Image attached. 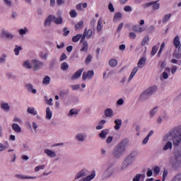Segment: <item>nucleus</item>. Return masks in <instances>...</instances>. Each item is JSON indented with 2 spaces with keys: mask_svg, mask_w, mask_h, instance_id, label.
Returning <instances> with one entry per match:
<instances>
[{
  "mask_svg": "<svg viewBox=\"0 0 181 181\" xmlns=\"http://www.w3.org/2000/svg\"><path fill=\"white\" fill-rule=\"evenodd\" d=\"M95 177V171L93 170L91 172L90 175L86 176L84 178L81 179L79 181H91Z\"/></svg>",
  "mask_w": 181,
  "mask_h": 181,
  "instance_id": "18",
  "label": "nucleus"
},
{
  "mask_svg": "<svg viewBox=\"0 0 181 181\" xmlns=\"http://www.w3.org/2000/svg\"><path fill=\"white\" fill-rule=\"evenodd\" d=\"M6 62V54H2L0 57V64Z\"/></svg>",
  "mask_w": 181,
  "mask_h": 181,
  "instance_id": "52",
  "label": "nucleus"
},
{
  "mask_svg": "<svg viewBox=\"0 0 181 181\" xmlns=\"http://www.w3.org/2000/svg\"><path fill=\"white\" fill-rule=\"evenodd\" d=\"M22 49V47H18L16 45L14 49V52L16 56H19V51Z\"/></svg>",
  "mask_w": 181,
  "mask_h": 181,
  "instance_id": "47",
  "label": "nucleus"
},
{
  "mask_svg": "<svg viewBox=\"0 0 181 181\" xmlns=\"http://www.w3.org/2000/svg\"><path fill=\"white\" fill-rule=\"evenodd\" d=\"M71 88L74 91H75L76 90H80V84L71 85Z\"/></svg>",
  "mask_w": 181,
  "mask_h": 181,
  "instance_id": "55",
  "label": "nucleus"
},
{
  "mask_svg": "<svg viewBox=\"0 0 181 181\" xmlns=\"http://www.w3.org/2000/svg\"><path fill=\"white\" fill-rule=\"evenodd\" d=\"M115 129L118 131L121 128V125H122V120H121V119H116L115 120Z\"/></svg>",
  "mask_w": 181,
  "mask_h": 181,
  "instance_id": "29",
  "label": "nucleus"
},
{
  "mask_svg": "<svg viewBox=\"0 0 181 181\" xmlns=\"http://www.w3.org/2000/svg\"><path fill=\"white\" fill-rule=\"evenodd\" d=\"M40 57H41V59H43L44 60H46V59H47V52H41L40 54Z\"/></svg>",
  "mask_w": 181,
  "mask_h": 181,
  "instance_id": "56",
  "label": "nucleus"
},
{
  "mask_svg": "<svg viewBox=\"0 0 181 181\" xmlns=\"http://www.w3.org/2000/svg\"><path fill=\"white\" fill-rule=\"evenodd\" d=\"M169 74H170V68L167 67L165 68L164 72L160 75V80H168Z\"/></svg>",
  "mask_w": 181,
  "mask_h": 181,
  "instance_id": "13",
  "label": "nucleus"
},
{
  "mask_svg": "<svg viewBox=\"0 0 181 181\" xmlns=\"http://www.w3.org/2000/svg\"><path fill=\"white\" fill-rule=\"evenodd\" d=\"M108 134H110V130L108 129H105L100 132L98 136L100 139H105Z\"/></svg>",
  "mask_w": 181,
  "mask_h": 181,
  "instance_id": "19",
  "label": "nucleus"
},
{
  "mask_svg": "<svg viewBox=\"0 0 181 181\" xmlns=\"http://www.w3.org/2000/svg\"><path fill=\"white\" fill-rule=\"evenodd\" d=\"M105 115L107 118H112L114 117V110L111 108H107L105 110Z\"/></svg>",
  "mask_w": 181,
  "mask_h": 181,
  "instance_id": "23",
  "label": "nucleus"
},
{
  "mask_svg": "<svg viewBox=\"0 0 181 181\" xmlns=\"http://www.w3.org/2000/svg\"><path fill=\"white\" fill-rule=\"evenodd\" d=\"M45 102L47 104V105H50V106L53 105V99L52 98L48 99L47 96H45Z\"/></svg>",
  "mask_w": 181,
  "mask_h": 181,
  "instance_id": "43",
  "label": "nucleus"
},
{
  "mask_svg": "<svg viewBox=\"0 0 181 181\" xmlns=\"http://www.w3.org/2000/svg\"><path fill=\"white\" fill-rule=\"evenodd\" d=\"M132 162H134V157H132V155L128 156L124 160L122 164V169L124 170V169H127L130 165L132 164Z\"/></svg>",
  "mask_w": 181,
  "mask_h": 181,
  "instance_id": "3",
  "label": "nucleus"
},
{
  "mask_svg": "<svg viewBox=\"0 0 181 181\" xmlns=\"http://www.w3.org/2000/svg\"><path fill=\"white\" fill-rule=\"evenodd\" d=\"M69 15H70L71 18H76L77 17V11H76V10H71L69 12Z\"/></svg>",
  "mask_w": 181,
  "mask_h": 181,
  "instance_id": "50",
  "label": "nucleus"
},
{
  "mask_svg": "<svg viewBox=\"0 0 181 181\" xmlns=\"http://www.w3.org/2000/svg\"><path fill=\"white\" fill-rule=\"evenodd\" d=\"M1 37H5L6 39H10V40H12L13 39V37H15V35H13V34H12L11 33H9V31L5 29L1 30Z\"/></svg>",
  "mask_w": 181,
  "mask_h": 181,
  "instance_id": "7",
  "label": "nucleus"
},
{
  "mask_svg": "<svg viewBox=\"0 0 181 181\" xmlns=\"http://www.w3.org/2000/svg\"><path fill=\"white\" fill-rule=\"evenodd\" d=\"M146 64V58L145 57H141L138 64H137V66H138V68L139 69H142L144 68V66H145V64Z\"/></svg>",
  "mask_w": 181,
  "mask_h": 181,
  "instance_id": "27",
  "label": "nucleus"
},
{
  "mask_svg": "<svg viewBox=\"0 0 181 181\" xmlns=\"http://www.w3.org/2000/svg\"><path fill=\"white\" fill-rule=\"evenodd\" d=\"M11 128L16 134H21V132H22V128H21L19 124L16 123L13 124Z\"/></svg>",
  "mask_w": 181,
  "mask_h": 181,
  "instance_id": "26",
  "label": "nucleus"
},
{
  "mask_svg": "<svg viewBox=\"0 0 181 181\" xmlns=\"http://www.w3.org/2000/svg\"><path fill=\"white\" fill-rule=\"evenodd\" d=\"M83 26H84V22L81 21L75 25V29L78 30V29H82Z\"/></svg>",
  "mask_w": 181,
  "mask_h": 181,
  "instance_id": "38",
  "label": "nucleus"
},
{
  "mask_svg": "<svg viewBox=\"0 0 181 181\" xmlns=\"http://www.w3.org/2000/svg\"><path fill=\"white\" fill-rule=\"evenodd\" d=\"M4 2L6 6H12V0H4Z\"/></svg>",
  "mask_w": 181,
  "mask_h": 181,
  "instance_id": "57",
  "label": "nucleus"
},
{
  "mask_svg": "<svg viewBox=\"0 0 181 181\" xmlns=\"http://www.w3.org/2000/svg\"><path fill=\"white\" fill-rule=\"evenodd\" d=\"M44 153H45V155H47L48 158H53L57 156V153H56V151L50 150L49 148H45L44 150Z\"/></svg>",
  "mask_w": 181,
  "mask_h": 181,
  "instance_id": "11",
  "label": "nucleus"
},
{
  "mask_svg": "<svg viewBox=\"0 0 181 181\" xmlns=\"http://www.w3.org/2000/svg\"><path fill=\"white\" fill-rule=\"evenodd\" d=\"M171 181H181V173L176 175Z\"/></svg>",
  "mask_w": 181,
  "mask_h": 181,
  "instance_id": "48",
  "label": "nucleus"
},
{
  "mask_svg": "<svg viewBox=\"0 0 181 181\" xmlns=\"http://www.w3.org/2000/svg\"><path fill=\"white\" fill-rule=\"evenodd\" d=\"M158 49H159V47H158L156 45H155L152 47V51H151L152 56H155V54H156Z\"/></svg>",
  "mask_w": 181,
  "mask_h": 181,
  "instance_id": "46",
  "label": "nucleus"
},
{
  "mask_svg": "<svg viewBox=\"0 0 181 181\" xmlns=\"http://www.w3.org/2000/svg\"><path fill=\"white\" fill-rule=\"evenodd\" d=\"M151 96L146 92V90L143 91L139 96L138 101L139 103H144Z\"/></svg>",
  "mask_w": 181,
  "mask_h": 181,
  "instance_id": "8",
  "label": "nucleus"
},
{
  "mask_svg": "<svg viewBox=\"0 0 181 181\" xmlns=\"http://www.w3.org/2000/svg\"><path fill=\"white\" fill-rule=\"evenodd\" d=\"M53 19H54V16L49 15L45 20L44 25L45 27L50 26L52 25V22H53Z\"/></svg>",
  "mask_w": 181,
  "mask_h": 181,
  "instance_id": "21",
  "label": "nucleus"
},
{
  "mask_svg": "<svg viewBox=\"0 0 181 181\" xmlns=\"http://www.w3.org/2000/svg\"><path fill=\"white\" fill-rule=\"evenodd\" d=\"M28 32H29V30L28 29V28H24L18 30V33L21 36H23L24 35H26Z\"/></svg>",
  "mask_w": 181,
  "mask_h": 181,
  "instance_id": "39",
  "label": "nucleus"
},
{
  "mask_svg": "<svg viewBox=\"0 0 181 181\" xmlns=\"http://www.w3.org/2000/svg\"><path fill=\"white\" fill-rule=\"evenodd\" d=\"M139 67L138 66H135L133 70L132 71L130 76L129 77V81H131V80H132L134 78V77H135V74H136V73H138V70H139Z\"/></svg>",
  "mask_w": 181,
  "mask_h": 181,
  "instance_id": "28",
  "label": "nucleus"
},
{
  "mask_svg": "<svg viewBox=\"0 0 181 181\" xmlns=\"http://www.w3.org/2000/svg\"><path fill=\"white\" fill-rule=\"evenodd\" d=\"M43 84L47 85L50 83V77L45 76L42 81Z\"/></svg>",
  "mask_w": 181,
  "mask_h": 181,
  "instance_id": "49",
  "label": "nucleus"
},
{
  "mask_svg": "<svg viewBox=\"0 0 181 181\" xmlns=\"http://www.w3.org/2000/svg\"><path fill=\"white\" fill-rule=\"evenodd\" d=\"M1 110H4V111H9L11 110V107L9 106V104L8 103L2 102L1 103Z\"/></svg>",
  "mask_w": 181,
  "mask_h": 181,
  "instance_id": "31",
  "label": "nucleus"
},
{
  "mask_svg": "<svg viewBox=\"0 0 181 181\" xmlns=\"http://www.w3.org/2000/svg\"><path fill=\"white\" fill-rule=\"evenodd\" d=\"M91 36H93V30H88L87 28H86L84 29L83 34L82 35L81 42H83V40H86V39H91Z\"/></svg>",
  "mask_w": 181,
  "mask_h": 181,
  "instance_id": "5",
  "label": "nucleus"
},
{
  "mask_svg": "<svg viewBox=\"0 0 181 181\" xmlns=\"http://www.w3.org/2000/svg\"><path fill=\"white\" fill-rule=\"evenodd\" d=\"M81 43H82V47L81 48V52H88V42L86 41V40H83L81 41Z\"/></svg>",
  "mask_w": 181,
  "mask_h": 181,
  "instance_id": "25",
  "label": "nucleus"
},
{
  "mask_svg": "<svg viewBox=\"0 0 181 181\" xmlns=\"http://www.w3.org/2000/svg\"><path fill=\"white\" fill-rule=\"evenodd\" d=\"M53 117V112H52V110H50L49 107H47L46 108V115H45V118L46 119H47L48 121H50V119H52V117Z\"/></svg>",
  "mask_w": 181,
  "mask_h": 181,
  "instance_id": "24",
  "label": "nucleus"
},
{
  "mask_svg": "<svg viewBox=\"0 0 181 181\" xmlns=\"http://www.w3.org/2000/svg\"><path fill=\"white\" fill-rule=\"evenodd\" d=\"M13 122H17V124H23V122L22 121V119H21V117H14L13 119Z\"/></svg>",
  "mask_w": 181,
  "mask_h": 181,
  "instance_id": "44",
  "label": "nucleus"
},
{
  "mask_svg": "<svg viewBox=\"0 0 181 181\" xmlns=\"http://www.w3.org/2000/svg\"><path fill=\"white\" fill-rule=\"evenodd\" d=\"M53 22L55 25H62L63 23V18L62 16L55 17L54 16Z\"/></svg>",
  "mask_w": 181,
  "mask_h": 181,
  "instance_id": "30",
  "label": "nucleus"
},
{
  "mask_svg": "<svg viewBox=\"0 0 181 181\" xmlns=\"http://www.w3.org/2000/svg\"><path fill=\"white\" fill-rule=\"evenodd\" d=\"M168 170L165 169L163 170V180H162V181L166 180V177H168Z\"/></svg>",
  "mask_w": 181,
  "mask_h": 181,
  "instance_id": "51",
  "label": "nucleus"
},
{
  "mask_svg": "<svg viewBox=\"0 0 181 181\" xmlns=\"http://www.w3.org/2000/svg\"><path fill=\"white\" fill-rule=\"evenodd\" d=\"M78 114V112L77 110L71 109L69 110V112L68 113V117H73V115H77Z\"/></svg>",
  "mask_w": 181,
  "mask_h": 181,
  "instance_id": "41",
  "label": "nucleus"
},
{
  "mask_svg": "<svg viewBox=\"0 0 181 181\" xmlns=\"http://www.w3.org/2000/svg\"><path fill=\"white\" fill-rule=\"evenodd\" d=\"M170 18H172L171 13L165 14L163 17V20H162L163 23H168V22L169 21V19H170Z\"/></svg>",
  "mask_w": 181,
  "mask_h": 181,
  "instance_id": "35",
  "label": "nucleus"
},
{
  "mask_svg": "<svg viewBox=\"0 0 181 181\" xmlns=\"http://www.w3.org/2000/svg\"><path fill=\"white\" fill-rule=\"evenodd\" d=\"M25 88L28 91V93H32V94H36V89L33 88V85L32 83H26L25 85Z\"/></svg>",
  "mask_w": 181,
  "mask_h": 181,
  "instance_id": "16",
  "label": "nucleus"
},
{
  "mask_svg": "<svg viewBox=\"0 0 181 181\" xmlns=\"http://www.w3.org/2000/svg\"><path fill=\"white\" fill-rule=\"evenodd\" d=\"M67 59V55H66L64 53H62L60 56L59 60L60 62H63Z\"/></svg>",
  "mask_w": 181,
  "mask_h": 181,
  "instance_id": "61",
  "label": "nucleus"
},
{
  "mask_svg": "<svg viewBox=\"0 0 181 181\" xmlns=\"http://www.w3.org/2000/svg\"><path fill=\"white\" fill-rule=\"evenodd\" d=\"M61 69L63 71L69 70V64H67V62H63L61 64Z\"/></svg>",
  "mask_w": 181,
  "mask_h": 181,
  "instance_id": "42",
  "label": "nucleus"
},
{
  "mask_svg": "<svg viewBox=\"0 0 181 181\" xmlns=\"http://www.w3.org/2000/svg\"><path fill=\"white\" fill-rule=\"evenodd\" d=\"M27 112H28V114H31V115H37V111L35 107H28Z\"/></svg>",
  "mask_w": 181,
  "mask_h": 181,
  "instance_id": "34",
  "label": "nucleus"
},
{
  "mask_svg": "<svg viewBox=\"0 0 181 181\" xmlns=\"http://www.w3.org/2000/svg\"><path fill=\"white\" fill-rule=\"evenodd\" d=\"M33 67H34L35 70H37V69L43 67V63L36 59H33Z\"/></svg>",
  "mask_w": 181,
  "mask_h": 181,
  "instance_id": "17",
  "label": "nucleus"
},
{
  "mask_svg": "<svg viewBox=\"0 0 181 181\" xmlns=\"http://www.w3.org/2000/svg\"><path fill=\"white\" fill-rule=\"evenodd\" d=\"M96 29L98 33L101 32V30L103 29V18H99Z\"/></svg>",
  "mask_w": 181,
  "mask_h": 181,
  "instance_id": "33",
  "label": "nucleus"
},
{
  "mask_svg": "<svg viewBox=\"0 0 181 181\" xmlns=\"http://www.w3.org/2000/svg\"><path fill=\"white\" fill-rule=\"evenodd\" d=\"M8 149V146L4 145V144L0 143V152H4V151H6Z\"/></svg>",
  "mask_w": 181,
  "mask_h": 181,
  "instance_id": "53",
  "label": "nucleus"
},
{
  "mask_svg": "<svg viewBox=\"0 0 181 181\" xmlns=\"http://www.w3.org/2000/svg\"><path fill=\"white\" fill-rule=\"evenodd\" d=\"M128 144H129L128 139H124L116 146L112 153L113 157H115V159H119V158L125 153Z\"/></svg>",
  "mask_w": 181,
  "mask_h": 181,
  "instance_id": "2",
  "label": "nucleus"
},
{
  "mask_svg": "<svg viewBox=\"0 0 181 181\" xmlns=\"http://www.w3.org/2000/svg\"><path fill=\"white\" fill-rule=\"evenodd\" d=\"M122 19V13L120 12H117L115 13L113 21L114 22H118V21H121Z\"/></svg>",
  "mask_w": 181,
  "mask_h": 181,
  "instance_id": "32",
  "label": "nucleus"
},
{
  "mask_svg": "<svg viewBox=\"0 0 181 181\" xmlns=\"http://www.w3.org/2000/svg\"><path fill=\"white\" fill-rule=\"evenodd\" d=\"M129 37L130 39H132V40L136 39V33H135L134 32L129 33Z\"/></svg>",
  "mask_w": 181,
  "mask_h": 181,
  "instance_id": "58",
  "label": "nucleus"
},
{
  "mask_svg": "<svg viewBox=\"0 0 181 181\" xmlns=\"http://www.w3.org/2000/svg\"><path fill=\"white\" fill-rule=\"evenodd\" d=\"M84 69H78L71 77V80L74 81V80H77V78H80V77H81V74L83 73Z\"/></svg>",
  "mask_w": 181,
  "mask_h": 181,
  "instance_id": "22",
  "label": "nucleus"
},
{
  "mask_svg": "<svg viewBox=\"0 0 181 181\" xmlns=\"http://www.w3.org/2000/svg\"><path fill=\"white\" fill-rule=\"evenodd\" d=\"M173 140V144L172 141ZM163 142L166 144L163 147V151H169L174 146H179L181 143V125L171 129L163 137Z\"/></svg>",
  "mask_w": 181,
  "mask_h": 181,
  "instance_id": "1",
  "label": "nucleus"
},
{
  "mask_svg": "<svg viewBox=\"0 0 181 181\" xmlns=\"http://www.w3.org/2000/svg\"><path fill=\"white\" fill-rule=\"evenodd\" d=\"M82 37H83V34H77L76 35L72 37V42H74L76 43L78 42L80 39H82Z\"/></svg>",
  "mask_w": 181,
  "mask_h": 181,
  "instance_id": "37",
  "label": "nucleus"
},
{
  "mask_svg": "<svg viewBox=\"0 0 181 181\" xmlns=\"http://www.w3.org/2000/svg\"><path fill=\"white\" fill-rule=\"evenodd\" d=\"M88 173V170L86 169H83L78 171L75 175V180H77V179H80L81 177H84V176H87Z\"/></svg>",
  "mask_w": 181,
  "mask_h": 181,
  "instance_id": "9",
  "label": "nucleus"
},
{
  "mask_svg": "<svg viewBox=\"0 0 181 181\" xmlns=\"http://www.w3.org/2000/svg\"><path fill=\"white\" fill-rule=\"evenodd\" d=\"M11 18L12 19H16L18 18V13L15 11H11Z\"/></svg>",
  "mask_w": 181,
  "mask_h": 181,
  "instance_id": "60",
  "label": "nucleus"
},
{
  "mask_svg": "<svg viewBox=\"0 0 181 181\" xmlns=\"http://www.w3.org/2000/svg\"><path fill=\"white\" fill-rule=\"evenodd\" d=\"M94 76V71H88V72H83L82 78L83 81L87 80L88 78H93Z\"/></svg>",
  "mask_w": 181,
  "mask_h": 181,
  "instance_id": "14",
  "label": "nucleus"
},
{
  "mask_svg": "<svg viewBox=\"0 0 181 181\" xmlns=\"http://www.w3.org/2000/svg\"><path fill=\"white\" fill-rule=\"evenodd\" d=\"M114 175V168L112 166H108L103 173V179H110Z\"/></svg>",
  "mask_w": 181,
  "mask_h": 181,
  "instance_id": "4",
  "label": "nucleus"
},
{
  "mask_svg": "<svg viewBox=\"0 0 181 181\" xmlns=\"http://www.w3.org/2000/svg\"><path fill=\"white\" fill-rule=\"evenodd\" d=\"M87 138V134L86 133H77L75 135V141H76V142H84V141H86Z\"/></svg>",
  "mask_w": 181,
  "mask_h": 181,
  "instance_id": "6",
  "label": "nucleus"
},
{
  "mask_svg": "<svg viewBox=\"0 0 181 181\" xmlns=\"http://www.w3.org/2000/svg\"><path fill=\"white\" fill-rule=\"evenodd\" d=\"M118 64V61H117V59H111L109 61V66H110V67H117Z\"/></svg>",
  "mask_w": 181,
  "mask_h": 181,
  "instance_id": "36",
  "label": "nucleus"
},
{
  "mask_svg": "<svg viewBox=\"0 0 181 181\" xmlns=\"http://www.w3.org/2000/svg\"><path fill=\"white\" fill-rule=\"evenodd\" d=\"M63 32V36H69V33H70V30H69L67 28H64Z\"/></svg>",
  "mask_w": 181,
  "mask_h": 181,
  "instance_id": "62",
  "label": "nucleus"
},
{
  "mask_svg": "<svg viewBox=\"0 0 181 181\" xmlns=\"http://www.w3.org/2000/svg\"><path fill=\"white\" fill-rule=\"evenodd\" d=\"M46 168V165H40L35 168V172H39V170H43Z\"/></svg>",
  "mask_w": 181,
  "mask_h": 181,
  "instance_id": "45",
  "label": "nucleus"
},
{
  "mask_svg": "<svg viewBox=\"0 0 181 181\" xmlns=\"http://www.w3.org/2000/svg\"><path fill=\"white\" fill-rule=\"evenodd\" d=\"M151 5H153V8L155 10H158L159 9V8H160V4L158 3V1L154 2L150 1L148 3H146L144 4V7L148 8V6H151Z\"/></svg>",
  "mask_w": 181,
  "mask_h": 181,
  "instance_id": "12",
  "label": "nucleus"
},
{
  "mask_svg": "<svg viewBox=\"0 0 181 181\" xmlns=\"http://www.w3.org/2000/svg\"><path fill=\"white\" fill-rule=\"evenodd\" d=\"M133 30H134V32H138L139 33H142V32L146 30V28L136 25L133 26Z\"/></svg>",
  "mask_w": 181,
  "mask_h": 181,
  "instance_id": "20",
  "label": "nucleus"
},
{
  "mask_svg": "<svg viewBox=\"0 0 181 181\" xmlns=\"http://www.w3.org/2000/svg\"><path fill=\"white\" fill-rule=\"evenodd\" d=\"M23 67L27 69V70H30L33 67V59H27L23 63Z\"/></svg>",
  "mask_w": 181,
  "mask_h": 181,
  "instance_id": "10",
  "label": "nucleus"
},
{
  "mask_svg": "<svg viewBox=\"0 0 181 181\" xmlns=\"http://www.w3.org/2000/svg\"><path fill=\"white\" fill-rule=\"evenodd\" d=\"M156 112H158V107H154L153 109L150 110V117H155Z\"/></svg>",
  "mask_w": 181,
  "mask_h": 181,
  "instance_id": "40",
  "label": "nucleus"
},
{
  "mask_svg": "<svg viewBox=\"0 0 181 181\" xmlns=\"http://www.w3.org/2000/svg\"><path fill=\"white\" fill-rule=\"evenodd\" d=\"M23 151H29V144L28 143L23 144Z\"/></svg>",
  "mask_w": 181,
  "mask_h": 181,
  "instance_id": "63",
  "label": "nucleus"
},
{
  "mask_svg": "<svg viewBox=\"0 0 181 181\" xmlns=\"http://www.w3.org/2000/svg\"><path fill=\"white\" fill-rule=\"evenodd\" d=\"M145 91L151 97V95H153V94H155V93H156V91H158V86H151L148 88L146 89Z\"/></svg>",
  "mask_w": 181,
  "mask_h": 181,
  "instance_id": "15",
  "label": "nucleus"
},
{
  "mask_svg": "<svg viewBox=\"0 0 181 181\" xmlns=\"http://www.w3.org/2000/svg\"><path fill=\"white\" fill-rule=\"evenodd\" d=\"M124 12H132V7L131 6H126L124 7Z\"/></svg>",
  "mask_w": 181,
  "mask_h": 181,
  "instance_id": "54",
  "label": "nucleus"
},
{
  "mask_svg": "<svg viewBox=\"0 0 181 181\" xmlns=\"http://www.w3.org/2000/svg\"><path fill=\"white\" fill-rule=\"evenodd\" d=\"M93 59V56H91V55H88V57H86V61H85V63L86 64H88V63H90V62H91V59Z\"/></svg>",
  "mask_w": 181,
  "mask_h": 181,
  "instance_id": "59",
  "label": "nucleus"
},
{
  "mask_svg": "<svg viewBox=\"0 0 181 181\" xmlns=\"http://www.w3.org/2000/svg\"><path fill=\"white\" fill-rule=\"evenodd\" d=\"M141 179V174H137L134 178L133 181H139Z\"/></svg>",
  "mask_w": 181,
  "mask_h": 181,
  "instance_id": "64",
  "label": "nucleus"
}]
</instances>
